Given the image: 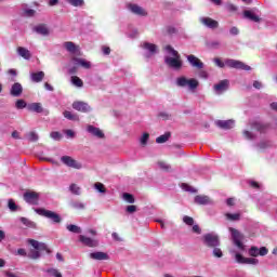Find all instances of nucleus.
I'll list each match as a JSON object with an SVG mask.
<instances>
[{
  "label": "nucleus",
  "mask_w": 277,
  "mask_h": 277,
  "mask_svg": "<svg viewBox=\"0 0 277 277\" xmlns=\"http://www.w3.org/2000/svg\"><path fill=\"white\" fill-rule=\"evenodd\" d=\"M24 200L28 205L38 206L40 202V194L36 192L28 190L24 193Z\"/></svg>",
  "instance_id": "9d476101"
},
{
  "label": "nucleus",
  "mask_w": 277,
  "mask_h": 277,
  "mask_svg": "<svg viewBox=\"0 0 277 277\" xmlns=\"http://www.w3.org/2000/svg\"><path fill=\"white\" fill-rule=\"evenodd\" d=\"M243 137H246V140H254V134H252V132H250L248 130H245Z\"/></svg>",
  "instance_id": "4d7b16f0"
},
{
  "label": "nucleus",
  "mask_w": 277,
  "mask_h": 277,
  "mask_svg": "<svg viewBox=\"0 0 277 277\" xmlns=\"http://www.w3.org/2000/svg\"><path fill=\"white\" fill-rule=\"evenodd\" d=\"M71 62L74 66H81V68H84L85 70H90V68H92V63L85 58L74 56L71 57Z\"/></svg>",
  "instance_id": "f3484780"
},
{
  "label": "nucleus",
  "mask_w": 277,
  "mask_h": 277,
  "mask_svg": "<svg viewBox=\"0 0 277 277\" xmlns=\"http://www.w3.org/2000/svg\"><path fill=\"white\" fill-rule=\"evenodd\" d=\"M32 31H35V34H38L39 36H51V30L49 29V26H47V24H38L32 28Z\"/></svg>",
  "instance_id": "6ab92c4d"
},
{
  "label": "nucleus",
  "mask_w": 277,
  "mask_h": 277,
  "mask_svg": "<svg viewBox=\"0 0 277 277\" xmlns=\"http://www.w3.org/2000/svg\"><path fill=\"white\" fill-rule=\"evenodd\" d=\"M186 60L188 62V64L193 67V68H197V70H202V68H205V63H202V61H200V58H198L196 55L194 54H189L186 56Z\"/></svg>",
  "instance_id": "4468645a"
},
{
  "label": "nucleus",
  "mask_w": 277,
  "mask_h": 277,
  "mask_svg": "<svg viewBox=\"0 0 277 277\" xmlns=\"http://www.w3.org/2000/svg\"><path fill=\"white\" fill-rule=\"evenodd\" d=\"M170 132H167L156 138L157 144H166L170 140Z\"/></svg>",
  "instance_id": "f704fd0d"
},
{
  "label": "nucleus",
  "mask_w": 277,
  "mask_h": 277,
  "mask_svg": "<svg viewBox=\"0 0 277 277\" xmlns=\"http://www.w3.org/2000/svg\"><path fill=\"white\" fill-rule=\"evenodd\" d=\"M94 189H96L98 194H107V188H105V184L101 182L94 184Z\"/></svg>",
  "instance_id": "4c0bfd02"
},
{
  "label": "nucleus",
  "mask_w": 277,
  "mask_h": 277,
  "mask_svg": "<svg viewBox=\"0 0 277 277\" xmlns=\"http://www.w3.org/2000/svg\"><path fill=\"white\" fill-rule=\"evenodd\" d=\"M17 55H19V57H23V60H31V52L27 50V48L18 47Z\"/></svg>",
  "instance_id": "cd10ccee"
},
{
  "label": "nucleus",
  "mask_w": 277,
  "mask_h": 277,
  "mask_svg": "<svg viewBox=\"0 0 277 277\" xmlns=\"http://www.w3.org/2000/svg\"><path fill=\"white\" fill-rule=\"evenodd\" d=\"M214 64L219 68H224V66H227L228 68H236V70H247L250 71L252 70V67L250 65H247L246 63L233 58H227L225 60V63L222 62L220 58H214Z\"/></svg>",
  "instance_id": "f03ea898"
},
{
  "label": "nucleus",
  "mask_w": 277,
  "mask_h": 277,
  "mask_svg": "<svg viewBox=\"0 0 277 277\" xmlns=\"http://www.w3.org/2000/svg\"><path fill=\"white\" fill-rule=\"evenodd\" d=\"M67 230H69V233H76V235H80L81 233V227L77 226V225H72L69 224L66 226Z\"/></svg>",
  "instance_id": "a19ab883"
},
{
  "label": "nucleus",
  "mask_w": 277,
  "mask_h": 277,
  "mask_svg": "<svg viewBox=\"0 0 277 277\" xmlns=\"http://www.w3.org/2000/svg\"><path fill=\"white\" fill-rule=\"evenodd\" d=\"M182 189H184V192H190V194H196V192H198L196 188L189 186L188 184H182Z\"/></svg>",
  "instance_id": "8fccbe9b"
},
{
  "label": "nucleus",
  "mask_w": 277,
  "mask_h": 277,
  "mask_svg": "<svg viewBox=\"0 0 277 277\" xmlns=\"http://www.w3.org/2000/svg\"><path fill=\"white\" fill-rule=\"evenodd\" d=\"M88 133H91V135H94V137H97L98 140H103L105 137V133L103 131L94 126H89L87 128Z\"/></svg>",
  "instance_id": "5701e85b"
},
{
  "label": "nucleus",
  "mask_w": 277,
  "mask_h": 277,
  "mask_svg": "<svg viewBox=\"0 0 277 277\" xmlns=\"http://www.w3.org/2000/svg\"><path fill=\"white\" fill-rule=\"evenodd\" d=\"M66 137H69L70 140H72L75 137V131L72 130H65L64 131Z\"/></svg>",
  "instance_id": "bf43d9fd"
},
{
  "label": "nucleus",
  "mask_w": 277,
  "mask_h": 277,
  "mask_svg": "<svg viewBox=\"0 0 277 277\" xmlns=\"http://www.w3.org/2000/svg\"><path fill=\"white\" fill-rule=\"evenodd\" d=\"M258 146L259 148H261V150H265V148H269V146H272V142L264 141V142H261Z\"/></svg>",
  "instance_id": "3c124183"
},
{
  "label": "nucleus",
  "mask_w": 277,
  "mask_h": 277,
  "mask_svg": "<svg viewBox=\"0 0 277 277\" xmlns=\"http://www.w3.org/2000/svg\"><path fill=\"white\" fill-rule=\"evenodd\" d=\"M90 259H93V261H109V255L103 251H96L90 253Z\"/></svg>",
  "instance_id": "4be33fe9"
},
{
  "label": "nucleus",
  "mask_w": 277,
  "mask_h": 277,
  "mask_svg": "<svg viewBox=\"0 0 277 277\" xmlns=\"http://www.w3.org/2000/svg\"><path fill=\"white\" fill-rule=\"evenodd\" d=\"M225 216L230 222H239V220H241V214L239 213H226Z\"/></svg>",
  "instance_id": "e433bc0d"
},
{
  "label": "nucleus",
  "mask_w": 277,
  "mask_h": 277,
  "mask_svg": "<svg viewBox=\"0 0 277 277\" xmlns=\"http://www.w3.org/2000/svg\"><path fill=\"white\" fill-rule=\"evenodd\" d=\"M63 47L68 51V53H71L72 55L77 54V51H79V47L75 44L72 41H66L63 43Z\"/></svg>",
  "instance_id": "bb28decb"
},
{
  "label": "nucleus",
  "mask_w": 277,
  "mask_h": 277,
  "mask_svg": "<svg viewBox=\"0 0 277 277\" xmlns=\"http://www.w3.org/2000/svg\"><path fill=\"white\" fill-rule=\"evenodd\" d=\"M216 127L220 129H233L235 127V121L229 119V120H217L216 121Z\"/></svg>",
  "instance_id": "a878e982"
},
{
  "label": "nucleus",
  "mask_w": 277,
  "mask_h": 277,
  "mask_svg": "<svg viewBox=\"0 0 277 277\" xmlns=\"http://www.w3.org/2000/svg\"><path fill=\"white\" fill-rule=\"evenodd\" d=\"M193 233H196V235H200L202 233V229L198 225H193Z\"/></svg>",
  "instance_id": "e2e57ef3"
},
{
  "label": "nucleus",
  "mask_w": 277,
  "mask_h": 277,
  "mask_svg": "<svg viewBox=\"0 0 277 277\" xmlns=\"http://www.w3.org/2000/svg\"><path fill=\"white\" fill-rule=\"evenodd\" d=\"M30 79L34 83H40L44 79V71L31 72Z\"/></svg>",
  "instance_id": "c85d7f7f"
},
{
  "label": "nucleus",
  "mask_w": 277,
  "mask_h": 277,
  "mask_svg": "<svg viewBox=\"0 0 277 277\" xmlns=\"http://www.w3.org/2000/svg\"><path fill=\"white\" fill-rule=\"evenodd\" d=\"M213 256H215L216 259H222V256H224V253L222 252V249L214 247L213 251H212Z\"/></svg>",
  "instance_id": "49530a36"
},
{
  "label": "nucleus",
  "mask_w": 277,
  "mask_h": 277,
  "mask_svg": "<svg viewBox=\"0 0 277 277\" xmlns=\"http://www.w3.org/2000/svg\"><path fill=\"white\" fill-rule=\"evenodd\" d=\"M29 142H38V134L36 132H30L27 134Z\"/></svg>",
  "instance_id": "603ef678"
},
{
  "label": "nucleus",
  "mask_w": 277,
  "mask_h": 277,
  "mask_svg": "<svg viewBox=\"0 0 277 277\" xmlns=\"http://www.w3.org/2000/svg\"><path fill=\"white\" fill-rule=\"evenodd\" d=\"M226 10L228 12H237V6L235 4H233V3H227L226 4Z\"/></svg>",
  "instance_id": "13d9d810"
},
{
  "label": "nucleus",
  "mask_w": 277,
  "mask_h": 277,
  "mask_svg": "<svg viewBox=\"0 0 277 277\" xmlns=\"http://www.w3.org/2000/svg\"><path fill=\"white\" fill-rule=\"evenodd\" d=\"M63 116H64V118H66L67 120H72L74 122H78V120H79V115L72 114V113H70V111H68V110H65V111L63 113Z\"/></svg>",
  "instance_id": "473e14b6"
},
{
  "label": "nucleus",
  "mask_w": 277,
  "mask_h": 277,
  "mask_svg": "<svg viewBox=\"0 0 277 277\" xmlns=\"http://www.w3.org/2000/svg\"><path fill=\"white\" fill-rule=\"evenodd\" d=\"M66 2L74 8H83L85 5V1L83 0H66Z\"/></svg>",
  "instance_id": "c9c22d12"
},
{
  "label": "nucleus",
  "mask_w": 277,
  "mask_h": 277,
  "mask_svg": "<svg viewBox=\"0 0 277 277\" xmlns=\"http://www.w3.org/2000/svg\"><path fill=\"white\" fill-rule=\"evenodd\" d=\"M229 233L232 235V240L234 246H236V248H238V250H240V252H245L246 251V246L243 245V234L239 233V230L229 227Z\"/></svg>",
  "instance_id": "423d86ee"
},
{
  "label": "nucleus",
  "mask_w": 277,
  "mask_h": 277,
  "mask_svg": "<svg viewBox=\"0 0 277 277\" xmlns=\"http://www.w3.org/2000/svg\"><path fill=\"white\" fill-rule=\"evenodd\" d=\"M230 254H234L236 262L240 265H259V259L256 258H243V255L235 250H232Z\"/></svg>",
  "instance_id": "6e6552de"
},
{
  "label": "nucleus",
  "mask_w": 277,
  "mask_h": 277,
  "mask_svg": "<svg viewBox=\"0 0 277 277\" xmlns=\"http://www.w3.org/2000/svg\"><path fill=\"white\" fill-rule=\"evenodd\" d=\"M199 23L208 29H217L220 27V23L211 17H199Z\"/></svg>",
  "instance_id": "2eb2a0df"
},
{
  "label": "nucleus",
  "mask_w": 277,
  "mask_h": 277,
  "mask_svg": "<svg viewBox=\"0 0 277 277\" xmlns=\"http://www.w3.org/2000/svg\"><path fill=\"white\" fill-rule=\"evenodd\" d=\"M35 213L41 215L42 217H47L51 220L53 224H60L62 222V216L54 211L47 210L43 208H35Z\"/></svg>",
  "instance_id": "39448f33"
},
{
  "label": "nucleus",
  "mask_w": 277,
  "mask_h": 277,
  "mask_svg": "<svg viewBox=\"0 0 277 277\" xmlns=\"http://www.w3.org/2000/svg\"><path fill=\"white\" fill-rule=\"evenodd\" d=\"M70 207L72 209H79V210L85 209V205H83V202H81V201H71Z\"/></svg>",
  "instance_id": "37998d69"
},
{
  "label": "nucleus",
  "mask_w": 277,
  "mask_h": 277,
  "mask_svg": "<svg viewBox=\"0 0 277 277\" xmlns=\"http://www.w3.org/2000/svg\"><path fill=\"white\" fill-rule=\"evenodd\" d=\"M24 16H27L28 18H32V16H36V10L24 8Z\"/></svg>",
  "instance_id": "c03bdc74"
},
{
  "label": "nucleus",
  "mask_w": 277,
  "mask_h": 277,
  "mask_svg": "<svg viewBox=\"0 0 277 277\" xmlns=\"http://www.w3.org/2000/svg\"><path fill=\"white\" fill-rule=\"evenodd\" d=\"M28 243L35 248V250H30L28 253V259H40V251L38 250H45L48 254H51V250H49V247H47V243L39 242L38 240L29 239Z\"/></svg>",
  "instance_id": "7ed1b4c3"
},
{
  "label": "nucleus",
  "mask_w": 277,
  "mask_h": 277,
  "mask_svg": "<svg viewBox=\"0 0 277 277\" xmlns=\"http://www.w3.org/2000/svg\"><path fill=\"white\" fill-rule=\"evenodd\" d=\"M102 51L105 55H109V53H111V49L109 47H103Z\"/></svg>",
  "instance_id": "338daca9"
},
{
  "label": "nucleus",
  "mask_w": 277,
  "mask_h": 277,
  "mask_svg": "<svg viewBox=\"0 0 277 277\" xmlns=\"http://www.w3.org/2000/svg\"><path fill=\"white\" fill-rule=\"evenodd\" d=\"M47 272H48V274H50V276L62 277V273H60L58 269L49 268Z\"/></svg>",
  "instance_id": "de8ad7c7"
},
{
  "label": "nucleus",
  "mask_w": 277,
  "mask_h": 277,
  "mask_svg": "<svg viewBox=\"0 0 277 277\" xmlns=\"http://www.w3.org/2000/svg\"><path fill=\"white\" fill-rule=\"evenodd\" d=\"M195 205H213V200L207 195H197L194 199Z\"/></svg>",
  "instance_id": "412c9836"
},
{
  "label": "nucleus",
  "mask_w": 277,
  "mask_h": 277,
  "mask_svg": "<svg viewBox=\"0 0 277 277\" xmlns=\"http://www.w3.org/2000/svg\"><path fill=\"white\" fill-rule=\"evenodd\" d=\"M243 16H245V18H248L249 21H253V23H260L261 22V17L253 14L252 11H245Z\"/></svg>",
  "instance_id": "7c9ffc66"
},
{
  "label": "nucleus",
  "mask_w": 277,
  "mask_h": 277,
  "mask_svg": "<svg viewBox=\"0 0 277 277\" xmlns=\"http://www.w3.org/2000/svg\"><path fill=\"white\" fill-rule=\"evenodd\" d=\"M202 242L208 248H219L220 246V236L215 233H208L202 236Z\"/></svg>",
  "instance_id": "0eeeda50"
},
{
  "label": "nucleus",
  "mask_w": 277,
  "mask_h": 277,
  "mask_svg": "<svg viewBox=\"0 0 277 277\" xmlns=\"http://www.w3.org/2000/svg\"><path fill=\"white\" fill-rule=\"evenodd\" d=\"M19 222H22V224H24V226H26L27 228H38V225L36 224V222L27 217H21Z\"/></svg>",
  "instance_id": "2f4dec72"
},
{
  "label": "nucleus",
  "mask_w": 277,
  "mask_h": 277,
  "mask_svg": "<svg viewBox=\"0 0 277 277\" xmlns=\"http://www.w3.org/2000/svg\"><path fill=\"white\" fill-rule=\"evenodd\" d=\"M70 82L75 88H83V80L77 76H71Z\"/></svg>",
  "instance_id": "72a5a7b5"
},
{
  "label": "nucleus",
  "mask_w": 277,
  "mask_h": 277,
  "mask_svg": "<svg viewBox=\"0 0 277 277\" xmlns=\"http://www.w3.org/2000/svg\"><path fill=\"white\" fill-rule=\"evenodd\" d=\"M28 111H34L35 114H43L44 108L42 107V103H30L27 106Z\"/></svg>",
  "instance_id": "393cba45"
},
{
  "label": "nucleus",
  "mask_w": 277,
  "mask_h": 277,
  "mask_svg": "<svg viewBox=\"0 0 277 277\" xmlns=\"http://www.w3.org/2000/svg\"><path fill=\"white\" fill-rule=\"evenodd\" d=\"M127 10L131 12L132 14H135V16H148V12H146V9L140 6V4L136 3H128Z\"/></svg>",
  "instance_id": "9b49d317"
},
{
  "label": "nucleus",
  "mask_w": 277,
  "mask_h": 277,
  "mask_svg": "<svg viewBox=\"0 0 277 277\" xmlns=\"http://www.w3.org/2000/svg\"><path fill=\"white\" fill-rule=\"evenodd\" d=\"M253 88H255V90H261V88H263V83L259 80H255L253 82Z\"/></svg>",
  "instance_id": "0e129e2a"
},
{
  "label": "nucleus",
  "mask_w": 277,
  "mask_h": 277,
  "mask_svg": "<svg viewBox=\"0 0 277 277\" xmlns=\"http://www.w3.org/2000/svg\"><path fill=\"white\" fill-rule=\"evenodd\" d=\"M16 109H25V107H28L27 102L25 100H17L15 102Z\"/></svg>",
  "instance_id": "a18cd8bd"
},
{
  "label": "nucleus",
  "mask_w": 277,
  "mask_h": 277,
  "mask_svg": "<svg viewBox=\"0 0 277 277\" xmlns=\"http://www.w3.org/2000/svg\"><path fill=\"white\" fill-rule=\"evenodd\" d=\"M8 208L10 209V211H12V213L18 211V206H16V202H14V199H9Z\"/></svg>",
  "instance_id": "79ce46f5"
},
{
  "label": "nucleus",
  "mask_w": 277,
  "mask_h": 277,
  "mask_svg": "<svg viewBox=\"0 0 277 277\" xmlns=\"http://www.w3.org/2000/svg\"><path fill=\"white\" fill-rule=\"evenodd\" d=\"M183 222L187 226H194V217L192 216H187V215L183 216Z\"/></svg>",
  "instance_id": "09e8293b"
},
{
  "label": "nucleus",
  "mask_w": 277,
  "mask_h": 277,
  "mask_svg": "<svg viewBox=\"0 0 277 277\" xmlns=\"http://www.w3.org/2000/svg\"><path fill=\"white\" fill-rule=\"evenodd\" d=\"M199 77L201 79H209V74L206 70H200L199 71Z\"/></svg>",
  "instance_id": "69168bd1"
},
{
  "label": "nucleus",
  "mask_w": 277,
  "mask_h": 277,
  "mask_svg": "<svg viewBox=\"0 0 277 277\" xmlns=\"http://www.w3.org/2000/svg\"><path fill=\"white\" fill-rule=\"evenodd\" d=\"M126 211L127 213H135L137 211V206H127Z\"/></svg>",
  "instance_id": "6e6d98bb"
},
{
  "label": "nucleus",
  "mask_w": 277,
  "mask_h": 277,
  "mask_svg": "<svg viewBox=\"0 0 277 277\" xmlns=\"http://www.w3.org/2000/svg\"><path fill=\"white\" fill-rule=\"evenodd\" d=\"M61 161L68 168H74L75 170H81V168H83L81 162H78L77 160L72 159V157L70 156L61 157Z\"/></svg>",
  "instance_id": "f8f14e48"
},
{
  "label": "nucleus",
  "mask_w": 277,
  "mask_h": 277,
  "mask_svg": "<svg viewBox=\"0 0 277 277\" xmlns=\"http://www.w3.org/2000/svg\"><path fill=\"white\" fill-rule=\"evenodd\" d=\"M122 199L126 200V202H129V205H133L135 202V197L129 193H123Z\"/></svg>",
  "instance_id": "ea45409f"
},
{
  "label": "nucleus",
  "mask_w": 277,
  "mask_h": 277,
  "mask_svg": "<svg viewBox=\"0 0 277 277\" xmlns=\"http://www.w3.org/2000/svg\"><path fill=\"white\" fill-rule=\"evenodd\" d=\"M230 36H239V28L238 27H232L229 29Z\"/></svg>",
  "instance_id": "052dcab7"
},
{
  "label": "nucleus",
  "mask_w": 277,
  "mask_h": 277,
  "mask_svg": "<svg viewBox=\"0 0 277 277\" xmlns=\"http://www.w3.org/2000/svg\"><path fill=\"white\" fill-rule=\"evenodd\" d=\"M68 72H69V75H77V66L69 67Z\"/></svg>",
  "instance_id": "774afa93"
},
{
  "label": "nucleus",
  "mask_w": 277,
  "mask_h": 277,
  "mask_svg": "<svg viewBox=\"0 0 277 277\" xmlns=\"http://www.w3.org/2000/svg\"><path fill=\"white\" fill-rule=\"evenodd\" d=\"M230 88V81L227 79L221 80L219 83L213 85L214 94H224Z\"/></svg>",
  "instance_id": "ddd939ff"
},
{
  "label": "nucleus",
  "mask_w": 277,
  "mask_h": 277,
  "mask_svg": "<svg viewBox=\"0 0 277 277\" xmlns=\"http://www.w3.org/2000/svg\"><path fill=\"white\" fill-rule=\"evenodd\" d=\"M79 241L83 243V246H88V248H96V246H98V240H94L83 235L79 236Z\"/></svg>",
  "instance_id": "aec40b11"
},
{
  "label": "nucleus",
  "mask_w": 277,
  "mask_h": 277,
  "mask_svg": "<svg viewBox=\"0 0 277 277\" xmlns=\"http://www.w3.org/2000/svg\"><path fill=\"white\" fill-rule=\"evenodd\" d=\"M50 136L55 142H60V140H62V133H60V132H51Z\"/></svg>",
  "instance_id": "5fc2aeb1"
},
{
  "label": "nucleus",
  "mask_w": 277,
  "mask_h": 277,
  "mask_svg": "<svg viewBox=\"0 0 277 277\" xmlns=\"http://www.w3.org/2000/svg\"><path fill=\"white\" fill-rule=\"evenodd\" d=\"M164 51L168 53V55L164 56V63L167 66L173 70H181V68H183V61L181 60L179 51L174 50L172 45L164 47Z\"/></svg>",
  "instance_id": "f257e3e1"
},
{
  "label": "nucleus",
  "mask_w": 277,
  "mask_h": 277,
  "mask_svg": "<svg viewBox=\"0 0 277 277\" xmlns=\"http://www.w3.org/2000/svg\"><path fill=\"white\" fill-rule=\"evenodd\" d=\"M176 85L179 88H188L190 92H196L200 82L196 78L187 79L185 76H182L176 79Z\"/></svg>",
  "instance_id": "20e7f679"
},
{
  "label": "nucleus",
  "mask_w": 277,
  "mask_h": 277,
  "mask_svg": "<svg viewBox=\"0 0 277 277\" xmlns=\"http://www.w3.org/2000/svg\"><path fill=\"white\" fill-rule=\"evenodd\" d=\"M69 192H71L75 196H81V187L77 184H71L69 186Z\"/></svg>",
  "instance_id": "58836bf2"
},
{
  "label": "nucleus",
  "mask_w": 277,
  "mask_h": 277,
  "mask_svg": "<svg viewBox=\"0 0 277 277\" xmlns=\"http://www.w3.org/2000/svg\"><path fill=\"white\" fill-rule=\"evenodd\" d=\"M269 250L266 247H261L260 249L258 247H251L249 249V256H267Z\"/></svg>",
  "instance_id": "dca6fc26"
},
{
  "label": "nucleus",
  "mask_w": 277,
  "mask_h": 277,
  "mask_svg": "<svg viewBox=\"0 0 277 277\" xmlns=\"http://www.w3.org/2000/svg\"><path fill=\"white\" fill-rule=\"evenodd\" d=\"M141 48L143 49V51H145L144 55L147 60L159 53V48L157 47V44L150 43L148 41L142 42Z\"/></svg>",
  "instance_id": "1a4fd4ad"
},
{
  "label": "nucleus",
  "mask_w": 277,
  "mask_h": 277,
  "mask_svg": "<svg viewBox=\"0 0 277 277\" xmlns=\"http://www.w3.org/2000/svg\"><path fill=\"white\" fill-rule=\"evenodd\" d=\"M72 109H76V111H81L82 114H88L89 111H92V107H90L89 104L85 102H74Z\"/></svg>",
  "instance_id": "a211bd4d"
},
{
  "label": "nucleus",
  "mask_w": 277,
  "mask_h": 277,
  "mask_svg": "<svg viewBox=\"0 0 277 277\" xmlns=\"http://www.w3.org/2000/svg\"><path fill=\"white\" fill-rule=\"evenodd\" d=\"M148 137H150V134L148 133H144L141 137V144L142 146H146V144H148Z\"/></svg>",
  "instance_id": "864d4df0"
},
{
  "label": "nucleus",
  "mask_w": 277,
  "mask_h": 277,
  "mask_svg": "<svg viewBox=\"0 0 277 277\" xmlns=\"http://www.w3.org/2000/svg\"><path fill=\"white\" fill-rule=\"evenodd\" d=\"M268 128H269V126H267L265 123H261V122H255L252 124V129L254 131H259L260 133H265Z\"/></svg>",
  "instance_id": "c756f323"
},
{
  "label": "nucleus",
  "mask_w": 277,
  "mask_h": 277,
  "mask_svg": "<svg viewBox=\"0 0 277 277\" xmlns=\"http://www.w3.org/2000/svg\"><path fill=\"white\" fill-rule=\"evenodd\" d=\"M10 94L11 96L15 97L21 96V94H23V84H21L19 82H15L14 84H12Z\"/></svg>",
  "instance_id": "b1692460"
},
{
  "label": "nucleus",
  "mask_w": 277,
  "mask_h": 277,
  "mask_svg": "<svg viewBox=\"0 0 277 277\" xmlns=\"http://www.w3.org/2000/svg\"><path fill=\"white\" fill-rule=\"evenodd\" d=\"M158 166L161 170H170V166L163 161L158 162Z\"/></svg>",
  "instance_id": "680f3d73"
}]
</instances>
